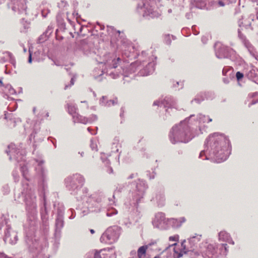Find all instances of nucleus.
Segmentation results:
<instances>
[{"label":"nucleus","instance_id":"nucleus-17","mask_svg":"<svg viewBox=\"0 0 258 258\" xmlns=\"http://www.w3.org/2000/svg\"><path fill=\"white\" fill-rule=\"evenodd\" d=\"M168 218L165 217V215L162 212L156 214L155 218L152 221V224L154 227L165 230L168 229Z\"/></svg>","mask_w":258,"mask_h":258},{"label":"nucleus","instance_id":"nucleus-27","mask_svg":"<svg viewBox=\"0 0 258 258\" xmlns=\"http://www.w3.org/2000/svg\"><path fill=\"white\" fill-rule=\"evenodd\" d=\"M73 118L75 122L86 124L90 121L88 118L82 116L77 113L75 115H73Z\"/></svg>","mask_w":258,"mask_h":258},{"label":"nucleus","instance_id":"nucleus-58","mask_svg":"<svg viewBox=\"0 0 258 258\" xmlns=\"http://www.w3.org/2000/svg\"><path fill=\"white\" fill-rule=\"evenodd\" d=\"M0 86H4V85L1 79H0Z\"/></svg>","mask_w":258,"mask_h":258},{"label":"nucleus","instance_id":"nucleus-2","mask_svg":"<svg viewBox=\"0 0 258 258\" xmlns=\"http://www.w3.org/2000/svg\"><path fill=\"white\" fill-rule=\"evenodd\" d=\"M40 215L43 226L44 227V233L41 236L34 235L32 237L30 233H27L25 241L28 250L35 258H49L47 253L48 243L47 233L48 227V211L46 206L45 197H43V205L40 208Z\"/></svg>","mask_w":258,"mask_h":258},{"label":"nucleus","instance_id":"nucleus-10","mask_svg":"<svg viewBox=\"0 0 258 258\" xmlns=\"http://www.w3.org/2000/svg\"><path fill=\"white\" fill-rule=\"evenodd\" d=\"M54 208L56 211V216L55 219L54 237L55 243L58 244V241L61 236V230L64 226V207L62 203H54Z\"/></svg>","mask_w":258,"mask_h":258},{"label":"nucleus","instance_id":"nucleus-1","mask_svg":"<svg viewBox=\"0 0 258 258\" xmlns=\"http://www.w3.org/2000/svg\"><path fill=\"white\" fill-rule=\"evenodd\" d=\"M231 146L230 141L223 134L215 133L209 136L205 143V149L202 151L199 158L204 160L211 159L214 162L221 163L225 161L230 154Z\"/></svg>","mask_w":258,"mask_h":258},{"label":"nucleus","instance_id":"nucleus-44","mask_svg":"<svg viewBox=\"0 0 258 258\" xmlns=\"http://www.w3.org/2000/svg\"><path fill=\"white\" fill-rule=\"evenodd\" d=\"M90 147L93 151H97V146L96 143H93L92 140H91Z\"/></svg>","mask_w":258,"mask_h":258},{"label":"nucleus","instance_id":"nucleus-45","mask_svg":"<svg viewBox=\"0 0 258 258\" xmlns=\"http://www.w3.org/2000/svg\"><path fill=\"white\" fill-rule=\"evenodd\" d=\"M179 236L178 235H174L173 236H170L169 238V240L170 241H177L178 240Z\"/></svg>","mask_w":258,"mask_h":258},{"label":"nucleus","instance_id":"nucleus-54","mask_svg":"<svg viewBox=\"0 0 258 258\" xmlns=\"http://www.w3.org/2000/svg\"><path fill=\"white\" fill-rule=\"evenodd\" d=\"M137 175V173H132L128 177L127 179H132Z\"/></svg>","mask_w":258,"mask_h":258},{"label":"nucleus","instance_id":"nucleus-42","mask_svg":"<svg viewBox=\"0 0 258 258\" xmlns=\"http://www.w3.org/2000/svg\"><path fill=\"white\" fill-rule=\"evenodd\" d=\"M104 249H101L99 251H95L93 254V258H103L101 256V252H102Z\"/></svg>","mask_w":258,"mask_h":258},{"label":"nucleus","instance_id":"nucleus-23","mask_svg":"<svg viewBox=\"0 0 258 258\" xmlns=\"http://www.w3.org/2000/svg\"><path fill=\"white\" fill-rule=\"evenodd\" d=\"M186 219L184 217H180L178 219L170 218L168 219V228L172 227L174 228L180 227L182 223L185 222Z\"/></svg>","mask_w":258,"mask_h":258},{"label":"nucleus","instance_id":"nucleus-32","mask_svg":"<svg viewBox=\"0 0 258 258\" xmlns=\"http://www.w3.org/2000/svg\"><path fill=\"white\" fill-rule=\"evenodd\" d=\"M206 99L205 96L204 95V92H200L195 97V99L191 101L192 102L195 101L198 104H200L202 101H204Z\"/></svg>","mask_w":258,"mask_h":258},{"label":"nucleus","instance_id":"nucleus-52","mask_svg":"<svg viewBox=\"0 0 258 258\" xmlns=\"http://www.w3.org/2000/svg\"><path fill=\"white\" fill-rule=\"evenodd\" d=\"M257 95H258V93L257 92H254V93L249 94L248 95V96L249 97H250V98H254L255 96H256Z\"/></svg>","mask_w":258,"mask_h":258},{"label":"nucleus","instance_id":"nucleus-36","mask_svg":"<svg viewBox=\"0 0 258 258\" xmlns=\"http://www.w3.org/2000/svg\"><path fill=\"white\" fill-rule=\"evenodd\" d=\"M225 48L222 47L221 49L216 52V55L218 58H222L227 57V55L226 54Z\"/></svg>","mask_w":258,"mask_h":258},{"label":"nucleus","instance_id":"nucleus-60","mask_svg":"<svg viewBox=\"0 0 258 258\" xmlns=\"http://www.w3.org/2000/svg\"><path fill=\"white\" fill-rule=\"evenodd\" d=\"M36 110V107H34L33 108V113H35Z\"/></svg>","mask_w":258,"mask_h":258},{"label":"nucleus","instance_id":"nucleus-6","mask_svg":"<svg viewBox=\"0 0 258 258\" xmlns=\"http://www.w3.org/2000/svg\"><path fill=\"white\" fill-rule=\"evenodd\" d=\"M201 246V252L204 258H217L219 254L226 255L227 253V244H208L207 242L203 243Z\"/></svg>","mask_w":258,"mask_h":258},{"label":"nucleus","instance_id":"nucleus-15","mask_svg":"<svg viewBox=\"0 0 258 258\" xmlns=\"http://www.w3.org/2000/svg\"><path fill=\"white\" fill-rule=\"evenodd\" d=\"M37 166L35 167L37 176L39 178V184L41 185L43 188L45 187V183L47 181V171L43 166L44 161L43 160L35 159Z\"/></svg>","mask_w":258,"mask_h":258},{"label":"nucleus","instance_id":"nucleus-47","mask_svg":"<svg viewBox=\"0 0 258 258\" xmlns=\"http://www.w3.org/2000/svg\"><path fill=\"white\" fill-rule=\"evenodd\" d=\"M0 258H13V257L9 256L6 253H5L4 252L0 251Z\"/></svg>","mask_w":258,"mask_h":258},{"label":"nucleus","instance_id":"nucleus-24","mask_svg":"<svg viewBox=\"0 0 258 258\" xmlns=\"http://www.w3.org/2000/svg\"><path fill=\"white\" fill-rule=\"evenodd\" d=\"M100 104L102 106L109 107L111 105H114L117 103V98H115L112 100H108L107 97L105 96H103L100 99Z\"/></svg>","mask_w":258,"mask_h":258},{"label":"nucleus","instance_id":"nucleus-55","mask_svg":"<svg viewBox=\"0 0 258 258\" xmlns=\"http://www.w3.org/2000/svg\"><path fill=\"white\" fill-rule=\"evenodd\" d=\"M28 61L29 63H31L32 61V54H31V52L30 50H29V56Z\"/></svg>","mask_w":258,"mask_h":258},{"label":"nucleus","instance_id":"nucleus-50","mask_svg":"<svg viewBox=\"0 0 258 258\" xmlns=\"http://www.w3.org/2000/svg\"><path fill=\"white\" fill-rule=\"evenodd\" d=\"M87 130L91 135H96L97 134L96 131L93 132L92 130L90 127L87 128Z\"/></svg>","mask_w":258,"mask_h":258},{"label":"nucleus","instance_id":"nucleus-3","mask_svg":"<svg viewBox=\"0 0 258 258\" xmlns=\"http://www.w3.org/2000/svg\"><path fill=\"white\" fill-rule=\"evenodd\" d=\"M20 163V169L25 180L22 181L23 190L21 194L24 196V201L25 203V208L27 212V220L29 221L30 230L33 232L35 229L37 223V204L36 197L33 189L29 185L28 170L25 161Z\"/></svg>","mask_w":258,"mask_h":258},{"label":"nucleus","instance_id":"nucleus-40","mask_svg":"<svg viewBox=\"0 0 258 258\" xmlns=\"http://www.w3.org/2000/svg\"><path fill=\"white\" fill-rule=\"evenodd\" d=\"M76 77H77V76L76 74H73V76L71 78V80L70 81V85L69 86V85H66L64 87V89L66 90L69 87H71L72 86V85H73L74 84V83H75V80L76 79Z\"/></svg>","mask_w":258,"mask_h":258},{"label":"nucleus","instance_id":"nucleus-43","mask_svg":"<svg viewBox=\"0 0 258 258\" xmlns=\"http://www.w3.org/2000/svg\"><path fill=\"white\" fill-rule=\"evenodd\" d=\"M178 86H180V88L182 89L183 87V82L179 81L176 82L175 84H173V87L176 88Z\"/></svg>","mask_w":258,"mask_h":258},{"label":"nucleus","instance_id":"nucleus-62","mask_svg":"<svg viewBox=\"0 0 258 258\" xmlns=\"http://www.w3.org/2000/svg\"><path fill=\"white\" fill-rule=\"evenodd\" d=\"M5 68H6V70H5L6 73H8V72H7L8 71V66L6 65Z\"/></svg>","mask_w":258,"mask_h":258},{"label":"nucleus","instance_id":"nucleus-64","mask_svg":"<svg viewBox=\"0 0 258 258\" xmlns=\"http://www.w3.org/2000/svg\"><path fill=\"white\" fill-rule=\"evenodd\" d=\"M90 232L92 233V234H93L95 233V231L93 230V229H91L90 230Z\"/></svg>","mask_w":258,"mask_h":258},{"label":"nucleus","instance_id":"nucleus-25","mask_svg":"<svg viewBox=\"0 0 258 258\" xmlns=\"http://www.w3.org/2000/svg\"><path fill=\"white\" fill-rule=\"evenodd\" d=\"M219 239L223 241H226L229 244L233 245L234 244V241L231 238L229 233L225 231H222L219 233Z\"/></svg>","mask_w":258,"mask_h":258},{"label":"nucleus","instance_id":"nucleus-39","mask_svg":"<svg viewBox=\"0 0 258 258\" xmlns=\"http://www.w3.org/2000/svg\"><path fill=\"white\" fill-rule=\"evenodd\" d=\"M124 186H125L124 184H118L117 186L116 187V189L114 191V193L113 197H114V195L116 193H119L121 192L122 190L124 187Z\"/></svg>","mask_w":258,"mask_h":258},{"label":"nucleus","instance_id":"nucleus-56","mask_svg":"<svg viewBox=\"0 0 258 258\" xmlns=\"http://www.w3.org/2000/svg\"><path fill=\"white\" fill-rule=\"evenodd\" d=\"M107 172L110 174L113 173V169L111 167H109L107 170Z\"/></svg>","mask_w":258,"mask_h":258},{"label":"nucleus","instance_id":"nucleus-59","mask_svg":"<svg viewBox=\"0 0 258 258\" xmlns=\"http://www.w3.org/2000/svg\"><path fill=\"white\" fill-rule=\"evenodd\" d=\"M4 226V222H2L0 223V230Z\"/></svg>","mask_w":258,"mask_h":258},{"label":"nucleus","instance_id":"nucleus-48","mask_svg":"<svg viewBox=\"0 0 258 258\" xmlns=\"http://www.w3.org/2000/svg\"><path fill=\"white\" fill-rule=\"evenodd\" d=\"M69 211L72 214L71 216L69 217V219H74L75 217V214L74 213L75 212L74 210L73 209H70Z\"/></svg>","mask_w":258,"mask_h":258},{"label":"nucleus","instance_id":"nucleus-9","mask_svg":"<svg viewBox=\"0 0 258 258\" xmlns=\"http://www.w3.org/2000/svg\"><path fill=\"white\" fill-rule=\"evenodd\" d=\"M137 69L139 70L138 74L140 76L150 75L155 70L154 66H123V67H120L121 70V76H123V80L125 78L128 77L133 78L135 77L134 73Z\"/></svg>","mask_w":258,"mask_h":258},{"label":"nucleus","instance_id":"nucleus-61","mask_svg":"<svg viewBox=\"0 0 258 258\" xmlns=\"http://www.w3.org/2000/svg\"><path fill=\"white\" fill-rule=\"evenodd\" d=\"M79 154L81 155V157H83L84 153L83 152H79Z\"/></svg>","mask_w":258,"mask_h":258},{"label":"nucleus","instance_id":"nucleus-31","mask_svg":"<svg viewBox=\"0 0 258 258\" xmlns=\"http://www.w3.org/2000/svg\"><path fill=\"white\" fill-rule=\"evenodd\" d=\"M197 119H198L199 123H205L206 122H209L212 121V119L208 116H206L201 113L198 114Z\"/></svg>","mask_w":258,"mask_h":258},{"label":"nucleus","instance_id":"nucleus-26","mask_svg":"<svg viewBox=\"0 0 258 258\" xmlns=\"http://www.w3.org/2000/svg\"><path fill=\"white\" fill-rule=\"evenodd\" d=\"M1 63L9 62L13 64L15 62L11 54L9 52L4 53L3 55L1 57Z\"/></svg>","mask_w":258,"mask_h":258},{"label":"nucleus","instance_id":"nucleus-38","mask_svg":"<svg viewBox=\"0 0 258 258\" xmlns=\"http://www.w3.org/2000/svg\"><path fill=\"white\" fill-rule=\"evenodd\" d=\"M5 88L9 91V93L11 95H14L16 94L15 90L12 87L10 84H7L5 86Z\"/></svg>","mask_w":258,"mask_h":258},{"label":"nucleus","instance_id":"nucleus-18","mask_svg":"<svg viewBox=\"0 0 258 258\" xmlns=\"http://www.w3.org/2000/svg\"><path fill=\"white\" fill-rule=\"evenodd\" d=\"M5 223L6 225V228L5 231L4 240L6 243H9L11 244H15L18 240L17 233L16 231L12 229L10 225L7 224V222L6 220H5Z\"/></svg>","mask_w":258,"mask_h":258},{"label":"nucleus","instance_id":"nucleus-21","mask_svg":"<svg viewBox=\"0 0 258 258\" xmlns=\"http://www.w3.org/2000/svg\"><path fill=\"white\" fill-rule=\"evenodd\" d=\"M5 119L8 120L9 125L12 127H15L17 124L21 122L20 118L16 117L12 113H7L6 112L5 113Z\"/></svg>","mask_w":258,"mask_h":258},{"label":"nucleus","instance_id":"nucleus-29","mask_svg":"<svg viewBox=\"0 0 258 258\" xmlns=\"http://www.w3.org/2000/svg\"><path fill=\"white\" fill-rule=\"evenodd\" d=\"M103 211L105 212L107 217L113 216L114 215H116L118 213L117 210L113 207H109L106 210L103 208Z\"/></svg>","mask_w":258,"mask_h":258},{"label":"nucleus","instance_id":"nucleus-11","mask_svg":"<svg viewBox=\"0 0 258 258\" xmlns=\"http://www.w3.org/2000/svg\"><path fill=\"white\" fill-rule=\"evenodd\" d=\"M201 235L192 236L189 238L188 240L189 246H186L185 244V240L181 243V250L180 253L177 256V258H179L182 256L183 253L187 254L190 258H198L201 255L199 251L196 249L197 245L201 239Z\"/></svg>","mask_w":258,"mask_h":258},{"label":"nucleus","instance_id":"nucleus-20","mask_svg":"<svg viewBox=\"0 0 258 258\" xmlns=\"http://www.w3.org/2000/svg\"><path fill=\"white\" fill-rule=\"evenodd\" d=\"M152 201L156 202L158 206L162 207L165 203V198L164 196V190L163 188L157 190L154 197L152 198Z\"/></svg>","mask_w":258,"mask_h":258},{"label":"nucleus","instance_id":"nucleus-33","mask_svg":"<svg viewBox=\"0 0 258 258\" xmlns=\"http://www.w3.org/2000/svg\"><path fill=\"white\" fill-rule=\"evenodd\" d=\"M68 111L69 114H71L73 117V115H75L77 112L76 110H77V108L75 105L73 104H68Z\"/></svg>","mask_w":258,"mask_h":258},{"label":"nucleus","instance_id":"nucleus-7","mask_svg":"<svg viewBox=\"0 0 258 258\" xmlns=\"http://www.w3.org/2000/svg\"><path fill=\"white\" fill-rule=\"evenodd\" d=\"M120 67L121 66H100L94 69L93 75L94 79L99 82L105 78L104 77L105 74L115 79L121 76Z\"/></svg>","mask_w":258,"mask_h":258},{"label":"nucleus","instance_id":"nucleus-4","mask_svg":"<svg viewBox=\"0 0 258 258\" xmlns=\"http://www.w3.org/2000/svg\"><path fill=\"white\" fill-rule=\"evenodd\" d=\"M193 116L194 115H190L188 118L172 127L169 134V139L172 144L188 143L194 137L195 135L189 125L190 123H188L189 118Z\"/></svg>","mask_w":258,"mask_h":258},{"label":"nucleus","instance_id":"nucleus-57","mask_svg":"<svg viewBox=\"0 0 258 258\" xmlns=\"http://www.w3.org/2000/svg\"><path fill=\"white\" fill-rule=\"evenodd\" d=\"M156 243V242H151V243H149L147 245H148V247H149V246H151L152 245H154Z\"/></svg>","mask_w":258,"mask_h":258},{"label":"nucleus","instance_id":"nucleus-16","mask_svg":"<svg viewBox=\"0 0 258 258\" xmlns=\"http://www.w3.org/2000/svg\"><path fill=\"white\" fill-rule=\"evenodd\" d=\"M153 105H157L163 108H167L166 109V113H170L169 109L172 108L177 109V104L175 100L172 96H166L164 99H160L154 102Z\"/></svg>","mask_w":258,"mask_h":258},{"label":"nucleus","instance_id":"nucleus-13","mask_svg":"<svg viewBox=\"0 0 258 258\" xmlns=\"http://www.w3.org/2000/svg\"><path fill=\"white\" fill-rule=\"evenodd\" d=\"M121 229L117 226L108 228L100 237V241L102 243L111 244L118 239Z\"/></svg>","mask_w":258,"mask_h":258},{"label":"nucleus","instance_id":"nucleus-19","mask_svg":"<svg viewBox=\"0 0 258 258\" xmlns=\"http://www.w3.org/2000/svg\"><path fill=\"white\" fill-rule=\"evenodd\" d=\"M222 75L225 76L222 79L225 84L229 83L230 81L234 78V73L233 68L230 66L224 67L222 70Z\"/></svg>","mask_w":258,"mask_h":258},{"label":"nucleus","instance_id":"nucleus-63","mask_svg":"<svg viewBox=\"0 0 258 258\" xmlns=\"http://www.w3.org/2000/svg\"><path fill=\"white\" fill-rule=\"evenodd\" d=\"M13 175H14V178H15V181H16V180H18V179H17V176H16V175L15 176L14 173H13Z\"/></svg>","mask_w":258,"mask_h":258},{"label":"nucleus","instance_id":"nucleus-8","mask_svg":"<svg viewBox=\"0 0 258 258\" xmlns=\"http://www.w3.org/2000/svg\"><path fill=\"white\" fill-rule=\"evenodd\" d=\"M135 187L132 192L131 202L136 207L137 215L140 216V212L138 211L139 204L143 202L145 191L148 188V185L145 181L140 179H138L132 183Z\"/></svg>","mask_w":258,"mask_h":258},{"label":"nucleus","instance_id":"nucleus-12","mask_svg":"<svg viewBox=\"0 0 258 258\" xmlns=\"http://www.w3.org/2000/svg\"><path fill=\"white\" fill-rule=\"evenodd\" d=\"M85 182L84 176L79 174L75 173L68 176L64 179V183L67 189L72 195H76L81 189Z\"/></svg>","mask_w":258,"mask_h":258},{"label":"nucleus","instance_id":"nucleus-49","mask_svg":"<svg viewBox=\"0 0 258 258\" xmlns=\"http://www.w3.org/2000/svg\"><path fill=\"white\" fill-rule=\"evenodd\" d=\"M258 103V99L256 100H252L251 102L248 104V107H250L251 105Z\"/></svg>","mask_w":258,"mask_h":258},{"label":"nucleus","instance_id":"nucleus-34","mask_svg":"<svg viewBox=\"0 0 258 258\" xmlns=\"http://www.w3.org/2000/svg\"><path fill=\"white\" fill-rule=\"evenodd\" d=\"M39 128H40L39 123H37L36 122L34 125L33 133L32 134H31V135L29 136V140L30 141H31L32 140V139H34L35 135L37 134V133L38 131L39 130Z\"/></svg>","mask_w":258,"mask_h":258},{"label":"nucleus","instance_id":"nucleus-5","mask_svg":"<svg viewBox=\"0 0 258 258\" xmlns=\"http://www.w3.org/2000/svg\"><path fill=\"white\" fill-rule=\"evenodd\" d=\"M85 199V202H82V205L79 206L82 216H85L90 212L99 213L103 211L101 197L93 195L89 197H86Z\"/></svg>","mask_w":258,"mask_h":258},{"label":"nucleus","instance_id":"nucleus-53","mask_svg":"<svg viewBox=\"0 0 258 258\" xmlns=\"http://www.w3.org/2000/svg\"><path fill=\"white\" fill-rule=\"evenodd\" d=\"M101 159H102L103 162H104L105 164L109 165L110 164V161L108 159L106 158L105 160H104L103 157H101Z\"/></svg>","mask_w":258,"mask_h":258},{"label":"nucleus","instance_id":"nucleus-30","mask_svg":"<svg viewBox=\"0 0 258 258\" xmlns=\"http://www.w3.org/2000/svg\"><path fill=\"white\" fill-rule=\"evenodd\" d=\"M148 248V245H143L140 247L137 251V256L138 257H144L146 253V251L147 248Z\"/></svg>","mask_w":258,"mask_h":258},{"label":"nucleus","instance_id":"nucleus-41","mask_svg":"<svg viewBox=\"0 0 258 258\" xmlns=\"http://www.w3.org/2000/svg\"><path fill=\"white\" fill-rule=\"evenodd\" d=\"M83 197L81 198L82 200H83V202H85V200L86 199V197H89L90 196H88V189L86 187H85L83 189Z\"/></svg>","mask_w":258,"mask_h":258},{"label":"nucleus","instance_id":"nucleus-46","mask_svg":"<svg viewBox=\"0 0 258 258\" xmlns=\"http://www.w3.org/2000/svg\"><path fill=\"white\" fill-rule=\"evenodd\" d=\"M88 118L89 119V120H90V121H89L88 123H91L95 120H96L97 119V117L96 115H92L90 117Z\"/></svg>","mask_w":258,"mask_h":258},{"label":"nucleus","instance_id":"nucleus-37","mask_svg":"<svg viewBox=\"0 0 258 258\" xmlns=\"http://www.w3.org/2000/svg\"><path fill=\"white\" fill-rule=\"evenodd\" d=\"M243 76H244L243 74L240 72H237L236 73L235 77H236V80L238 82V85L240 86H242V85L240 83V81L243 78Z\"/></svg>","mask_w":258,"mask_h":258},{"label":"nucleus","instance_id":"nucleus-51","mask_svg":"<svg viewBox=\"0 0 258 258\" xmlns=\"http://www.w3.org/2000/svg\"><path fill=\"white\" fill-rule=\"evenodd\" d=\"M124 109H125V108L124 107H122L120 109V116L121 118L123 117V113L124 112Z\"/></svg>","mask_w":258,"mask_h":258},{"label":"nucleus","instance_id":"nucleus-22","mask_svg":"<svg viewBox=\"0 0 258 258\" xmlns=\"http://www.w3.org/2000/svg\"><path fill=\"white\" fill-rule=\"evenodd\" d=\"M247 78L255 83L258 82V67L255 66H250V69L247 73Z\"/></svg>","mask_w":258,"mask_h":258},{"label":"nucleus","instance_id":"nucleus-28","mask_svg":"<svg viewBox=\"0 0 258 258\" xmlns=\"http://www.w3.org/2000/svg\"><path fill=\"white\" fill-rule=\"evenodd\" d=\"M120 147V144H119V138L117 137H115L113 140L112 144V152H119V149L118 147Z\"/></svg>","mask_w":258,"mask_h":258},{"label":"nucleus","instance_id":"nucleus-35","mask_svg":"<svg viewBox=\"0 0 258 258\" xmlns=\"http://www.w3.org/2000/svg\"><path fill=\"white\" fill-rule=\"evenodd\" d=\"M206 100H212L215 97V93L212 91L203 92Z\"/></svg>","mask_w":258,"mask_h":258},{"label":"nucleus","instance_id":"nucleus-14","mask_svg":"<svg viewBox=\"0 0 258 258\" xmlns=\"http://www.w3.org/2000/svg\"><path fill=\"white\" fill-rule=\"evenodd\" d=\"M6 153L9 156L10 160H15L17 163L25 161V151L23 149L16 148L14 144L8 146Z\"/></svg>","mask_w":258,"mask_h":258}]
</instances>
